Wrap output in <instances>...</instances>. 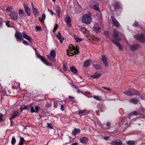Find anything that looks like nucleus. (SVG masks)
Here are the masks:
<instances>
[{
  "mask_svg": "<svg viewBox=\"0 0 145 145\" xmlns=\"http://www.w3.org/2000/svg\"><path fill=\"white\" fill-rule=\"evenodd\" d=\"M14 36L17 41H19L20 42L23 40V37L29 41L31 43L33 41L32 38L27 35L24 31H23L21 33L20 32L16 31L15 34Z\"/></svg>",
  "mask_w": 145,
  "mask_h": 145,
  "instance_id": "1",
  "label": "nucleus"
},
{
  "mask_svg": "<svg viewBox=\"0 0 145 145\" xmlns=\"http://www.w3.org/2000/svg\"><path fill=\"white\" fill-rule=\"evenodd\" d=\"M119 31L117 30H114L113 33V38L114 39L116 38V39H114L112 40L113 43L116 44V46L118 47L119 49L122 51L123 50L122 46L119 42L117 41H120L121 40V38L119 36Z\"/></svg>",
  "mask_w": 145,
  "mask_h": 145,
  "instance_id": "2",
  "label": "nucleus"
},
{
  "mask_svg": "<svg viewBox=\"0 0 145 145\" xmlns=\"http://www.w3.org/2000/svg\"><path fill=\"white\" fill-rule=\"evenodd\" d=\"M91 14L84 15L82 19V22L88 24H90L91 21Z\"/></svg>",
  "mask_w": 145,
  "mask_h": 145,
  "instance_id": "3",
  "label": "nucleus"
},
{
  "mask_svg": "<svg viewBox=\"0 0 145 145\" xmlns=\"http://www.w3.org/2000/svg\"><path fill=\"white\" fill-rule=\"evenodd\" d=\"M56 56V52L54 50H52L50 53V55H47L46 56L52 62L55 63L56 60L54 58Z\"/></svg>",
  "mask_w": 145,
  "mask_h": 145,
  "instance_id": "4",
  "label": "nucleus"
},
{
  "mask_svg": "<svg viewBox=\"0 0 145 145\" xmlns=\"http://www.w3.org/2000/svg\"><path fill=\"white\" fill-rule=\"evenodd\" d=\"M37 57L40 59L41 61L44 64L47 66H52V64L49 63L48 61L46 60L43 56L39 54H36Z\"/></svg>",
  "mask_w": 145,
  "mask_h": 145,
  "instance_id": "5",
  "label": "nucleus"
},
{
  "mask_svg": "<svg viewBox=\"0 0 145 145\" xmlns=\"http://www.w3.org/2000/svg\"><path fill=\"white\" fill-rule=\"evenodd\" d=\"M37 57L40 59L41 61L44 64L47 66H52V64L49 63L48 61L46 60L43 56L39 54H36Z\"/></svg>",
  "mask_w": 145,
  "mask_h": 145,
  "instance_id": "6",
  "label": "nucleus"
},
{
  "mask_svg": "<svg viewBox=\"0 0 145 145\" xmlns=\"http://www.w3.org/2000/svg\"><path fill=\"white\" fill-rule=\"evenodd\" d=\"M134 37L140 42L143 43H145V37L144 34L135 35Z\"/></svg>",
  "mask_w": 145,
  "mask_h": 145,
  "instance_id": "7",
  "label": "nucleus"
},
{
  "mask_svg": "<svg viewBox=\"0 0 145 145\" xmlns=\"http://www.w3.org/2000/svg\"><path fill=\"white\" fill-rule=\"evenodd\" d=\"M11 19L14 20H16L18 18V14L17 12L15 11L12 12L10 14Z\"/></svg>",
  "mask_w": 145,
  "mask_h": 145,
  "instance_id": "8",
  "label": "nucleus"
},
{
  "mask_svg": "<svg viewBox=\"0 0 145 145\" xmlns=\"http://www.w3.org/2000/svg\"><path fill=\"white\" fill-rule=\"evenodd\" d=\"M111 20L113 24L114 25L118 27L120 26V24L118 21L113 16H111Z\"/></svg>",
  "mask_w": 145,
  "mask_h": 145,
  "instance_id": "9",
  "label": "nucleus"
},
{
  "mask_svg": "<svg viewBox=\"0 0 145 145\" xmlns=\"http://www.w3.org/2000/svg\"><path fill=\"white\" fill-rule=\"evenodd\" d=\"M24 7L25 12L27 13V15L28 16H30L31 10L28 7L27 4L25 3L23 4Z\"/></svg>",
  "mask_w": 145,
  "mask_h": 145,
  "instance_id": "10",
  "label": "nucleus"
},
{
  "mask_svg": "<svg viewBox=\"0 0 145 145\" xmlns=\"http://www.w3.org/2000/svg\"><path fill=\"white\" fill-rule=\"evenodd\" d=\"M140 45L138 44L133 45L130 47V49L133 51H135L136 50L139 49Z\"/></svg>",
  "mask_w": 145,
  "mask_h": 145,
  "instance_id": "11",
  "label": "nucleus"
},
{
  "mask_svg": "<svg viewBox=\"0 0 145 145\" xmlns=\"http://www.w3.org/2000/svg\"><path fill=\"white\" fill-rule=\"evenodd\" d=\"M0 92L2 93L4 95H5L7 96H9L10 94V91L7 89H2L0 91Z\"/></svg>",
  "mask_w": 145,
  "mask_h": 145,
  "instance_id": "12",
  "label": "nucleus"
},
{
  "mask_svg": "<svg viewBox=\"0 0 145 145\" xmlns=\"http://www.w3.org/2000/svg\"><path fill=\"white\" fill-rule=\"evenodd\" d=\"M111 145H121L122 144L121 141L117 140L112 141L110 143Z\"/></svg>",
  "mask_w": 145,
  "mask_h": 145,
  "instance_id": "13",
  "label": "nucleus"
},
{
  "mask_svg": "<svg viewBox=\"0 0 145 145\" xmlns=\"http://www.w3.org/2000/svg\"><path fill=\"white\" fill-rule=\"evenodd\" d=\"M114 7L115 10L121 8V4L118 1H116L113 5Z\"/></svg>",
  "mask_w": 145,
  "mask_h": 145,
  "instance_id": "14",
  "label": "nucleus"
},
{
  "mask_svg": "<svg viewBox=\"0 0 145 145\" xmlns=\"http://www.w3.org/2000/svg\"><path fill=\"white\" fill-rule=\"evenodd\" d=\"M65 20L66 22L67 25L68 27H70L71 26V19L70 17H66Z\"/></svg>",
  "mask_w": 145,
  "mask_h": 145,
  "instance_id": "15",
  "label": "nucleus"
},
{
  "mask_svg": "<svg viewBox=\"0 0 145 145\" xmlns=\"http://www.w3.org/2000/svg\"><path fill=\"white\" fill-rule=\"evenodd\" d=\"M102 60L104 64L105 67H107L108 65V63L107 61V59L105 55H103L102 56Z\"/></svg>",
  "mask_w": 145,
  "mask_h": 145,
  "instance_id": "16",
  "label": "nucleus"
},
{
  "mask_svg": "<svg viewBox=\"0 0 145 145\" xmlns=\"http://www.w3.org/2000/svg\"><path fill=\"white\" fill-rule=\"evenodd\" d=\"M93 29L97 33L100 32L101 28L99 27L98 24H96L93 27Z\"/></svg>",
  "mask_w": 145,
  "mask_h": 145,
  "instance_id": "17",
  "label": "nucleus"
},
{
  "mask_svg": "<svg viewBox=\"0 0 145 145\" xmlns=\"http://www.w3.org/2000/svg\"><path fill=\"white\" fill-rule=\"evenodd\" d=\"M88 138L86 137H84L81 138L80 140L82 144H85L88 141Z\"/></svg>",
  "mask_w": 145,
  "mask_h": 145,
  "instance_id": "18",
  "label": "nucleus"
},
{
  "mask_svg": "<svg viewBox=\"0 0 145 145\" xmlns=\"http://www.w3.org/2000/svg\"><path fill=\"white\" fill-rule=\"evenodd\" d=\"M19 112L18 111H15L13 112L12 114V117L11 118V119H12L18 116Z\"/></svg>",
  "mask_w": 145,
  "mask_h": 145,
  "instance_id": "19",
  "label": "nucleus"
},
{
  "mask_svg": "<svg viewBox=\"0 0 145 145\" xmlns=\"http://www.w3.org/2000/svg\"><path fill=\"white\" fill-rule=\"evenodd\" d=\"M56 36L59 40L60 42L62 43L64 39L63 38V37L61 35L60 32L58 33L57 35H56Z\"/></svg>",
  "mask_w": 145,
  "mask_h": 145,
  "instance_id": "20",
  "label": "nucleus"
},
{
  "mask_svg": "<svg viewBox=\"0 0 145 145\" xmlns=\"http://www.w3.org/2000/svg\"><path fill=\"white\" fill-rule=\"evenodd\" d=\"M91 62L90 59L87 60L84 63V67H88L90 64Z\"/></svg>",
  "mask_w": 145,
  "mask_h": 145,
  "instance_id": "21",
  "label": "nucleus"
},
{
  "mask_svg": "<svg viewBox=\"0 0 145 145\" xmlns=\"http://www.w3.org/2000/svg\"><path fill=\"white\" fill-rule=\"evenodd\" d=\"M129 101L130 102L132 103L133 104H137L138 103L139 100L135 98H133L130 99Z\"/></svg>",
  "mask_w": 145,
  "mask_h": 145,
  "instance_id": "22",
  "label": "nucleus"
},
{
  "mask_svg": "<svg viewBox=\"0 0 145 145\" xmlns=\"http://www.w3.org/2000/svg\"><path fill=\"white\" fill-rule=\"evenodd\" d=\"M73 50L71 49L70 50H67V54L69 56H72L74 55L73 52Z\"/></svg>",
  "mask_w": 145,
  "mask_h": 145,
  "instance_id": "23",
  "label": "nucleus"
},
{
  "mask_svg": "<svg viewBox=\"0 0 145 145\" xmlns=\"http://www.w3.org/2000/svg\"><path fill=\"white\" fill-rule=\"evenodd\" d=\"M131 89L133 95H140V92L137 90L134 89Z\"/></svg>",
  "mask_w": 145,
  "mask_h": 145,
  "instance_id": "24",
  "label": "nucleus"
},
{
  "mask_svg": "<svg viewBox=\"0 0 145 145\" xmlns=\"http://www.w3.org/2000/svg\"><path fill=\"white\" fill-rule=\"evenodd\" d=\"M72 134L73 135H75L77 134H79L80 133V130L79 129L75 128L74 130L72 131Z\"/></svg>",
  "mask_w": 145,
  "mask_h": 145,
  "instance_id": "25",
  "label": "nucleus"
},
{
  "mask_svg": "<svg viewBox=\"0 0 145 145\" xmlns=\"http://www.w3.org/2000/svg\"><path fill=\"white\" fill-rule=\"evenodd\" d=\"M70 70L71 71L75 74H76L77 72V70L76 68L74 66H72L70 68Z\"/></svg>",
  "mask_w": 145,
  "mask_h": 145,
  "instance_id": "26",
  "label": "nucleus"
},
{
  "mask_svg": "<svg viewBox=\"0 0 145 145\" xmlns=\"http://www.w3.org/2000/svg\"><path fill=\"white\" fill-rule=\"evenodd\" d=\"M123 93L124 94L129 96H131L133 95V93L131 91L129 90L125 92H124Z\"/></svg>",
  "mask_w": 145,
  "mask_h": 145,
  "instance_id": "27",
  "label": "nucleus"
},
{
  "mask_svg": "<svg viewBox=\"0 0 145 145\" xmlns=\"http://www.w3.org/2000/svg\"><path fill=\"white\" fill-rule=\"evenodd\" d=\"M72 49L73 50V52L74 55L78 54L79 53L78 48H77L75 47H74Z\"/></svg>",
  "mask_w": 145,
  "mask_h": 145,
  "instance_id": "28",
  "label": "nucleus"
},
{
  "mask_svg": "<svg viewBox=\"0 0 145 145\" xmlns=\"http://www.w3.org/2000/svg\"><path fill=\"white\" fill-rule=\"evenodd\" d=\"M42 18L41 19H40V17L39 18V21L40 22H41L42 23H44V20L45 19V17H46L45 14L43 13L42 14Z\"/></svg>",
  "mask_w": 145,
  "mask_h": 145,
  "instance_id": "29",
  "label": "nucleus"
},
{
  "mask_svg": "<svg viewBox=\"0 0 145 145\" xmlns=\"http://www.w3.org/2000/svg\"><path fill=\"white\" fill-rule=\"evenodd\" d=\"M127 145H135V142L134 141L128 140L126 142Z\"/></svg>",
  "mask_w": 145,
  "mask_h": 145,
  "instance_id": "30",
  "label": "nucleus"
},
{
  "mask_svg": "<svg viewBox=\"0 0 145 145\" xmlns=\"http://www.w3.org/2000/svg\"><path fill=\"white\" fill-rule=\"evenodd\" d=\"M91 7L95 10L99 11H100L98 5H92Z\"/></svg>",
  "mask_w": 145,
  "mask_h": 145,
  "instance_id": "31",
  "label": "nucleus"
},
{
  "mask_svg": "<svg viewBox=\"0 0 145 145\" xmlns=\"http://www.w3.org/2000/svg\"><path fill=\"white\" fill-rule=\"evenodd\" d=\"M92 97L97 101H100L102 99V97L99 96L94 95Z\"/></svg>",
  "mask_w": 145,
  "mask_h": 145,
  "instance_id": "32",
  "label": "nucleus"
},
{
  "mask_svg": "<svg viewBox=\"0 0 145 145\" xmlns=\"http://www.w3.org/2000/svg\"><path fill=\"white\" fill-rule=\"evenodd\" d=\"M25 141L23 137H20V139L18 145H23L24 144V142Z\"/></svg>",
  "mask_w": 145,
  "mask_h": 145,
  "instance_id": "33",
  "label": "nucleus"
},
{
  "mask_svg": "<svg viewBox=\"0 0 145 145\" xmlns=\"http://www.w3.org/2000/svg\"><path fill=\"white\" fill-rule=\"evenodd\" d=\"M101 75V74H95L94 75H91V77L92 78H97L99 77Z\"/></svg>",
  "mask_w": 145,
  "mask_h": 145,
  "instance_id": "34",
  "label": "nucleus"
},
{
  "mask_svg": "<svg viewBox=\"0 0 145 145\" xmlns=\"http://www.w3.org/2000/svg\"><path fill=\"white\" fill-rule=\"evenodd\" d=\"M93 65L96 70H99L101 69V67L99 65L97 64H93Z\"/></svg>",
  "mask_w": 145,
  "mask_h": 145,
  "instance_id": "35",
  "label": "nucleus"
},
{
  "mask_svg": "<svg viewBox=\"0 0 145 145\" xmlns=\"http://www.w3.org/2000/svg\"><path fill=\"white\" fill-rule=\"evenodd\" d=\"M33 13L35 15H39V14H39V13L38 12V11L37 8H34V9H33Z\"/></svg>",
  "mask_w": 145,
  "mask_h": 145,
  "instance_id": "36",
  "label": "nucleus"
},
{
  "mask_svg": "<svg viewBox=\"0 0 145 145\" xmlns=\"http://www.w3.org/2000/svg\"><path fill=\"white\" fill-rule=\"evenodd\" d=\"M74 37L75 40L78 42H80L82 41L83 40L82 39L80 38L76 35L74 36Z\"/></svg>",
  "mask_w": 145,
  "mask_h": 145,
  "instance_id": "37",
  "label": "nucleus"
},
{
  "mask_svg": "<svg viewBox=\"0 0 145 145\" xmlns=\"http://www.w3.org/2000/svg\"><path fill=\"white\" fill-rule=\"evenodd\" d=\"M56 11L57 14H60L61 12V9L59 6H58L56 8Z\"/></svg>",
  "mask_w": 145,
  "mask_h": 145,
  "instance_id": "38",
  "label": "nucleus"
},
{
  "mask_svg": "<svg viewBox=\"0 0 145 145\" xmlns=\"http://www.w3.org/2000/svg\"><path fill=\"white\" fill-rule=\"evenodd\" d=\"M19 14L20 15V16H23L24 15V12L23 11V10L22 9H20L19 10Z\"/></svg>",
  "mask_w": 145,
  "mask_h": 145,
  "instance_id": "39",
  "label": "nucleus"
},
{
  "mask_svg": "<svg viewBox=\"0 0 145 145\" xmlns=\"http://www.w3.org/2000/svg\"><path fill=\"white\" fill-rule=\"evenodd\" d=\"M16 142V140L14 137H12V138L11 143L12 145H14L15 144Z\"/></svg>",
  "mask_w": 145,
  "mask_h": 145,
  "instance_id": "40",
  "label": "nucleus"
},
{
  "mask_svg": "<svg viewBox=\"0 0 145 145\" xmlns=\"http://www.w3.org/2000/svg\"><path fill=\"white\" fill-rule=\"evenodd\" d=\"M129 115L130 116L133 115L136 116L138 115V113L137 111H134L132 112L130 114H129Z\"/></svg>",
  "mask_w": 145,
  "mask_h": 145,
  "instance_id": "41",
  "label": "nucleus"
},
{
  "mask_svg": "<svg viewBox=\"0 0 145 145\" xmlns=\"http://www.w3.org/2000/svg\"><path fill=\"white\" fill-rule=\"evenodd\" d=\"M58 26L57 24H55V26H54V29H53V33H54L56 31L57 29L58 28Z\"/></svg>",
  "mask_w": 145,
  "mask_h": 145,
  "instance_id": "42",
  "label": "nucleus"
},
{
  "mask_svg": "<svg viewBox=\"0 0 145 145\" xmlns=\"http://www.w3.org/2000/svg\"><path fill=\"white\" fill-rule=\"evenodd\" d=\"M63 70L65 71H67V68L66 66V64L65 63H64L63 64Z\"/></svg>",
  "mask_w": 145,
  "mask_h": 145,
  "instance_id": "43",
  "label": "nucleus"
},
{
  "mask_svg": "<svg viewBox=\"0 0 145 145\" xmlns=\"http://www.w3.org/2000/svg\"><path fill=\"white\" fill-rule=\"evenodd\" d=\"M35 112L36 113L38 112L40 109V107L38 105H36L35 107Z\"/></svg>",
  "mask_w": 145,
  "mask_h": 145,
  "instance_id": "44",
  "label": "nucleus"
},
{
  "mask_svg": "<svg viewBox=\"0 0 145 145\" xmlns=\"http://www.w3.org/2000/svg\"><path fill=\"white\" fill-rule=\"evenodd\" d=\"M31 106L30 107L31 112V113H33L35 112V110L34 108L32 106V104H31Z\"/></svg>",
  "mask_w": 145,
  "mask_h": 145,
  "instance_id": "45",
  "label": "nucleus"
},
{
  "mask_svg": "<svg viewBox=\"0 0 145 145\" xmlns=\"http://www.w3.org/2000/svg\"><path fill=\"white\" fill-rule=\"evenodd\" d=\"M104 34L106 37H108L109 35V33L108 31H105L104 32Z\"/></svg>",
  "mask_w": 145,
  "mask_h": 145,
  "instance_id": "46",
  "label": "nucleus"
},
{
  "mask_svg": "<svg viewBox=\"0 0 145 145\" xmlns=\"http://www.w3.org/2000/svg\"><path fill=\"white\" fill-rule=\"evenodd\" d=\"M139 25L138 22H135L133 24V26L135 27H137Z\"/></svg>",
  "mask_w": 145,
  "mask_h": 145,
  "instance_id": "47",
  "label": "nucleus"
},
{
  "mask_svg": "<svg viewBox=\"0 0 145 145\" xmlns=\"http://www.w3.org/2000/svg\"><path fill=\"white\" fill-rule=\"evenodd\" d=\"M47 126L50 129H53V127L51 123H47Z\"/></svg>",
  "mask_w": 145,
  "mask_h": 145,
  "instance_id": "48",
  "label": "nucleus"
},
{
  "mask_svg": "<svg viewBox=\"0 0 145 145\" xmlns=\"http://www.w3.org/2000/svg\"><path fill=\"white\" fill-rule=\"evenodd\" d=\"M48 11H49L50 13V14L52 15L53 16V15H56V14L55 13H53V11L51 9H48Z\"/></svg>",
  "mask_w": 145,
  "mask_h": 145,
  "instance_id": "49",
  "label": "nucleus"
},
{
  "mask_svg": "<svg viewBox=\"0 0 145 145\" xmlns=\"http://www.w3.org/2000/svg\"><path fill=\"white\" fill-rule=\"evenodd\" d=\"M5 22L2 18H0V27L2 26L3 23Z\"/></svg>",
  "mask_w": 145,
  "mask_h": 145,
  "instance_id": "50",
  "label": "nucleus"
},
{
  "mask_svg": "<svg viewBox=\"0 0 145 145\" xmlns=\"http://www.w3.org/2000/svg\"><path fill=\"white\" fill-rule=\"evenodd\" d=\"M26 106L23 105L21 106V108H20V110L22 111L26 109Z\"/></svg>",
  "mask_w": 145,
  "mask_h": 145,
  "instance_id": "51",
  "label": "nucleus"
},
{
  "mask_svg": "<svg viewBox=\"0 0 145 145\" xmlns=\"http://www.w3.org/2000/svg\"><path fill=\"white\" fill-rule=\"evenodd\" d=\"M23 43L25 45H29L30 46H31L30 44H29L28 42L25 40H24L23 42Z\"/></svg>",
  "mask_w": 145,
  "mask_h": 145,
  "instance_id": "52",
  "label": "nucleus"
},
{
  "mask_svg": "<svg viewBox=\"0 0 145 145\" xmlns=\"http://www.w3.org/2000/svg\"><path fill=\"white\" fill-rule=\"evenodd\" d=\"M9 22L10 21H7V22H6V25L7 27H11V26L10 25H9Z\"/></svg>",
  "mask_w": 145,
  "mask_h": 145,
  "instance_id": "53",
  "label": "nucleus"
},
{
  "mask_svg": "<svg viewBox=\"0 0 145 145\" xmlns=\"http://www.w3.org/2000/svg\"><path fill=\"white\" fill-rule=\"evenodd\" d=\"M92 39L93 40H95L96 41H99V39L97 37H95V36H94L92 37Z\"/></svg>",
  "mask_w": 145,
  "mask_h": 145,
  "instance_id": "54",
  "label": "nucleus"
},
{
  "mask_svg": "<svg viewBox=\"0 0 145 145\" xmlns=\"http://www.w3.org/2000/svg\"><path fill=\"white\" fill-rule=\"evenodd\" d=\"M35 29L37 31H39L41 29V27L39 26H36Z\"/></svg>",
  "mask_w": 145,
  "mask_h": 145,
  "instance_id": "55",
  "label": "nucleus"
},
{
  "mask_svg": "<svg viewBox=\"0 0 145 145\" xmlns=\"http://www.w3.org/2000/svg\"><path fill=\"white\" fill-rule=\"evenodd\" d=\"M102 88L105 89H106V90L109 91L110 90H111L109 88H106V87H105V86L103 87Z\"/></svg>",
  "mask_w": 145,
  "mask_h": 145,
  "instance_id": "56",
  "label": "nucleus"
},
{
  "mask_svg": "<svg viewBox=\"0 0 145 145\" xmlns=\"http://www.w3.org/2000/svg\"><path fill=\"white\" fill-rule=\"evenodd\" d=\"M86 111V110H80L78 112L79 114H82L83 113Z\"/></svg>",
  "mask_w": 145,
  "mask_h": 145,
  "instance_id": "57",
  "label": "nucleus"
},
{
  "mask_svg": "<svg viewBox=\"0 0 145 145\" xmlns=\"http://www.w3.org/2000/svg\"><path fill=\"white\" fill-rule=\"evenodd\" d=\"M12 10V8L11 7H8L7 8V10L8 11H9V12H10V11H11V10Z\"/></svg>",
  "mask_w": 145,
  "mask_h": 145,
  "instance_id": "58",
  "label": "nucleus"
},
{
  "mask_svg": "<svg viewBox=\"0 0 145 145\" xmlns=\"http://www.w3.org/2000/svg\"><path fill=\"white\" fill-rule=\"evenodd\" d=\"M3 115L2 113H0V121H2L3 120Z\"/></svg>",
  "mask_w": 145,
  "mask_h": 145,
  "instance_id": "59",
  "label": "nucleus"
},
{
  "mask_svg": "<svg viewBox=\"0 0 145 145\" xmlns=\"http://www.w3.org/2000/svg\"><path fill=\"white\" fill-rule=\"evenodd\" d=\"M60 109L62 111H63L64 110V107L63 105H61V106Z\"/></svg>",
  "mask_w": 145,
  "mask_h": 145,
  "instance_id": "60",
  "label": "nucleus"
},
{
  "mask_svg": "<svg viewBox=\"0 0 145 145\" xmlns=\"http://www.w3.org/2000/svg\"><path fill=\"white\" fill-rule=\"evenodd\" d=\"M10 126H12L14 124V122L12 120V119H11V118H10Z\"/></svg>",
  "mask_w": 145,
  "mask_h": 145,
  "instance_id": "61",
  "label": "nucleus"
},
{
  "mask_svg": "<svg viewBox=\"0 0 145 145\" xmlns=\"http://www.w3.org/2000/svg\"><path fill=\"white\" fill-rule=\"evenodd\" d=\"M31 106V105H28L27 106H26V109L28 110L30 108Z\"/></svg>",
  "mask_w": 145,
  "mask_h": 145,
  "instance_id": "62",
  "label": "nucleus"
},
{
  "mask_svg": "<svg viewBox=\"0 0 145 145\" xmlns=\"http://www.w3.org/2000/svg\"><path fill=\"white\" fill-rule=\"evenodd\" d=\"M106 125L107 126L109 127H110V123L109 122H108L106 123Z\"/></svg>",
  "mask_w": 145,
  "mask_h": 145,
  "instance_id": "63",
  "label": "nucleus"
},
{
  "mask_svg": "<svg viewBox=\"0 0 145 145\" xmlns=\"http://www.w3.org/2000/svg\"><path fill=\"white\" fill-rule=\"evenodd\" d=\"M72 86H73L74 87V88H75L76 89H78V87L76 86V85H74V84H72Z\"/></svg>",
  "mask_w": 145,
  "mask_h": 145,
  "instance_id": "64",
  "label": "nucleus"
}]
</instances>
